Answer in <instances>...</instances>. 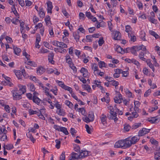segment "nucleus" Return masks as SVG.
Wrapping results in <instances>:
<instances>
[{
    "label": "nucleus",
    "mask_w": 160,
    "mask_h": 160,
    "mask_svg": "<svg viewBox=\"0 0 160 160\" xmlns=\"http://www.w3.org/2000/svg\"><path fill=\"white\" fill-rule=\"evenodd\" d=\"M147 65L149 67L152 69V71L153 72L155 71V68L154 67L153 64L151 62V61L150 59L147 60L146 61Z\"/></svg>",
    "instance_id": "obj_20"
},
{
    "label": "nucleus",
    "mask_w": 160,
    "mask_h": 160,
    "mask_svg": "<svg viewBox=\"0 0 160 160\" xmlns=\"http://www.w3.org/2000/svg\"><path fill=\"white\" fill-rule=\"evenodd\" d=\"M80 158H84L87 156L88 155V151L82 150L79 153Z\"/></svg>",
    "instance_id": "obj_13"
},
{
    "label": "nucleus",
    "mask_w": 160,
    "mask_h": 160,
    "mask_svg": "<svg viewBox=\"0 0 160 160\" xmlns=\"http://www.w3.org/2000/svg\"><path fill=\"white\" fill-rule=\"evenodd\" d=\"M26 135L28 138H29L30 140L33 143L35 142L36 139L33 138L32 135L30 133V132L27 133Z\"/></svg>",
    "instance_id": "obj_25"
},
{
    "label": "nucleus",
    "mask_w": 160,
    "mask_h": 160,
    "mask_svg": "<svg viewBox=\"0 0 160 160\" xmlns=\"http://www.w3.org/2000/svg\"><path fill=\"white\" fill-rule=\"evenodd\" d=\"M19 88V89L18 92L20 93L21 95L23 94L26 92V87L25 86H23L21 84L18 85Z\"/></svg>",
    "instance_id": "obj_7"
},
{
    "label": "nucleus",
    "mask_w": 160,
    "mask_h": 160,
    "mask_svg": "<svg viewBox=\"0 0 160 160\" xmlns=\"http://www.w3.org/2000/svg\"><path fill=\"white\" fill-rule=\"evenodd\" d=\"M45 112V109H41L40 110V112H38V113H37V116H38L39 118L42 120H45V118L44 117L43 115L42 114V113H43Z\"/></svg>",
    "instance_id": "obj_15"
},
{
    "label": "nucleus",
    "mask_w": 160,
    "mask_h": 160,
    "mask_svg": "<svg viewBox=\"0 0 160 160\" xmlns=\"http://www.w3.org/2000/svg\"><path fill=\"white\" fill-rule=\"evenodd\" d=\"M107 118L106 116L104 114H102L100 117L101 122L104 125L106 126L107 124L106 121Z\"/></svg>",
    "instance_id": "obj_8"
},
{
    "label": "nucleus",
    "mask_w": 160,
    "mask_h": 160,
    "mask_svg": "<svg viewBox=\"0 0 160 160\" xmlns=\"http://www.w3.org/2000/svg\"><path fill=\"white\" fill-rule=\"evenodd\" d=\"M159 119L156 118V117H151L148 120V121L151 123H155L159 122Z\"/></svg>",
    "instance_id": "obj_17"
},
{
    "label": "nucleus",
    "mask_w": 160,
    "mask_h": 160,
    "mask_svg": "<svg viewBox=\"0 0 160 160\" xmlns=\"http://www.w3.org/2000/svg\"><path fill=\"white\" fill-rule=\"evenodd\" d=\"M113 7H116L118 5V2L117 0H111Z\"/></svg>",
    "instance_id": "obj_52"
},
{
    "label": "nucleus",
    "mask_w": 160,
    "mask_h": 160,
    "mask_svg": "<svg viewBox=\"0 0 160 160\" xmlns=\"http://www.w3.org/2000/svg\"><path fill=\"white\" fill-rule=\"evenodd\" d=\"M133 49L137 51H138L142 49L141 46H133L132 47Z\"/></svg>",
    "instance_id": "obj_50"
},
{
    "label": "nucleus",
    "mask_w": 160,
    "mask_h": 160,
    "mask_svg": "<svg viewBox=\"0 0 160 160\" xmlns=\"http://www.w3.org/2000/svg\"><path fill=\"white\" fill-rule=\"evenodd\" d=\"M149 33L152 36H154L156 39L158 38L159 36L155 32L152 30H150L149 31Z\"/></svg>",
    "instance_id": "obj_26"
},
{
    "label": "nucleus",
    "mask_w": 160,
    "mask_h": 160,
    "mask_svg": "<svg viewBox=\"0 0 160 160\" xmlns=\"http://www.w3.org/2000/svg\"><path fill=\"white\" fill-rule=\"evenodd\" d=\"M12 11L13 12V13L16 16V17H17V18H19V16L18 13L17 12V10H16L15 8V7L14 6L13 7V8H12Z\"/></svg>",
    "instance_id": "obj_32"
},
{
    "label": "nucleus",
    "mask_w": 160,
    "mask_h": 160,
    "mask_svg": "<svg viewBox=\"0 0 160 160\" xmlns=\"http://www.w3.org/2000/svg\"><path fill=\"white\" fill-rule=\"evenodd\" d=\"M28 65L34 67L36 65V64L34 62L30 61V60L28 61Z\"/></svg>",
    "instance_id": "obj_51"
},
{
    "label": "nucleus",
    "mask_w": 160,
    "mask_h": 160,
    "mask_svg": "<svg viewBox=\"0 0 160 160\" xmlns=\"http://www.w3.org/2000/svg\"><path fill=\"white\" fill-rule=\"evenodd\" d=\"M104 41L103 38H101L99 39L98 43L99 46H102V44L104 43Z\"/></svg>",
    "instance_id": "obj_58"
},
{
    "label": "nucleus",
    "mask_w": 160,
    "mask_h": 160,
    "mask_svg": "<svg viewBox=\"0 0 160 160\" xmlns=\"http://www.w3.org/2000/svg\"><path fill=\"white\" fill-rule=\"evenodd\" d=\"M122 72H121V73L122 74V76L124 77H127L129 74L128 71H123L122 70Z\"/></svg>",
    "instance_id": "obj_61"
},
{
    "label": "nucleus",
    "mask_w": 160,
    "mask_h": 160,
    "mask_svg": "<svg viewBox=\"0 0 160 160\" xmlns=\"http://www.w3.org/2000/svg\"><path fill=\"white\" fill-rule=\"evenodd\" d=\"M106 64L102 61H100L98 63V66L100 68H102V67H105Z\"/></svg>",
    "instance_id": "obj_41"
},
{
    "label": "nucleus",
    "mask_w": 160,
    "mask_h": 160,
    "mask_svg": "<svg viewBox=\"0 0 160 160\" xmlns=\"http://www.w3.org/2000/svg\"><path fill=\"white\" fill-rule=\"evenodd\" d=\"M109 119L113 120L115 122H116L118 120V118L117 117V113L114 112L110 113V115L108 116Z\"/></svg>",
    "instance_id": "obj_5"
},
{
    "label": "nucleus",
    "mask_w": 160,
    "mask_h": 160,
    "mask_svg": "<svg viewBox=\"0 0 160 160\" xmlns=\"http://www.w3.org/2000/svg\"><path fill=\"white\" fill-rule=\"evenodd\" d=\"M28 112L30 115H32L36 114L37 115V113H38V112H37L36 111H34L32 109H30L28 110Z\"/></svg>",
    "instance_id": "obj_42"
},
{
    "label": "nucleus",
    "mask_w": 160,
    "mask_h": 160,
    "mask_svg": "<svg viewBox=\"0 0 160 160\" xmlns=\"http://www.w3.org/2000/svg\"><path fill=\"white\" fill-rule=\"evenodd\" d=\"M54 106L57 108L58 110L61 109V106L59 104L58 102L57 101L55 103Z\"/></svg>",
    "instance_id": "obj_47"
},
{
    "label": "nucleus",
    "mask_w": 160,
    "mask_h": 160,
    "mask_svg": "<svg viewBox=\"0 0 160 160\" xmlns=\"http://www.w3.org/2000/svg\"><path fill=\"white\" fill-rule=\"evenodd\" d=\"M22 54L27 59L28 61L29 60H30V56L25 51H23Z\"/></svg>",
    "instance_id": "obj_39"
},
{
    "label": "nucleus",
    "mask_w": 160,
    "mask_h": 160,
    "mask_svg": "<svg viewBox=\"0 0 160 160\" xmlns=\"http://www.w3.org/2000/svg\"><path fill=\"white\" fill-rule=\"evenodd\" d=\"M114 102L116 103H120L122 102L121 99H119L117 97H116L114 99Z\"/></svg>",
    "instance_id": "obj_57"
},
{
    "label": "nucleus",
    "mask_w": 160,
    "mask_h": 160,
    "mask_svg": "<svg viewBox=\"0 0 160 160\" xmlns=\"http://www.w3.org/2000/svg\"><path fill=\"white\" fill-rule=\"evenodd\" d=\"M85 127L87 132L88 134H91L92 132V129L90 128L89 125L88 124H86L85 126Z\"/></svg>",
    "instance_id": "obj_36"
},
{
    "label": "nucleus",
    "mask_w": 160,
    "mask_h": 160,
    "mask_svg": "<svg viewBox=\"0 0 160 160\" xmlns=\"http://www.w3.org/2000/svg\"><path fill=\"white\" fill-rule=\"evenodd\" d=\"M115 72L113 74V76L115 78H118L120 76V74L122 72V70L119 69H115L114 70Z\"/></svg>",
    "instance_id": "obj_11"
},
{
    "label": "nucleus",
    "mask_w": 160,
    "mask_h": 160,
    "mask_svg": "<svg viewBox=\"0 0 160 160\" xmlns=\"http://www.w3.org/2000/svg\"><path fill=\"white\" fill-rule=\"evenodd\" d=\"M70 158H71V157ZM80 159L79 154H78L75 153H72L71 158H69L70 160L78 159Z\"/></svg>",
    "instance_id": "obj_14"
},
{
    "label": "nucleus",
    "mask_w": 160,
    "mask_h": 160,
    "mask_svg": "<svg viewBox=\"0 0 160 160\" xmlns=\"http://www.w3.org/2000/svg\"><path fill=\"white\" fill-rule=\"evenodd\" d=\"M92 69L94 71V73L99 71L97 65L96 63L92 64L91 65Z\"/></svg>",
    "instance_id": "obj_18"
},
{
    "label": "nucleus",
    "mask_w": 160,
    "mask_h": 160,
    "mask_svg": "<svg viewBox=\"0 0 160 160\" xmlns=\"http://www.w3.org/2000/svg\"><path fill=\"white\" fill-rule=\"evenodd\" d=\"M47 12L48 13H52V10L53 8L52 2L50 1H48L47 3Z\"/></svg>",
    "instance_id": "obj_9"
},
{
    "label": "nucleus",
    "mask_w": 160,
    "mask_h": 160,
    "mask_svg": "<svg viewBox=\"0 0 160 160\" xmlns=\"http://www.w3.org/2000/svg\"><path fill=\"white\" fill-rule=\"evenodd\" d=\"M88 117L89 118V119L91 120L92 122L93 121L94 119V116L93 114L92 113L90 114L89 113L88 115Z\"/></svg>",
    "instance_id": "obj_63"
},
{
    "label": "nucleus",
    "mask_w": 160,
    "mask_h": 160,
    "mask_svg": "<svg viewBox=\"0 0 160 160\" xmlns=\"http://www.w3.org/2000/svg\"><path fill=\"white\" fill-rule=\"evenodd\" d=\"M92 35H87L86 36V40L83 39L82 40V42H84L85 40L87 42H90L92 41Z\"/></svg>",
    "instance_id": "obj_24"
},
{
    "label": "nucleus",
    "mask_w": 160,
    "mask_h": 160,
    "mask_svg": "<svg viewBox=\"0 0 160 160\" xmlns=\"http://www.w3.org/2000/svg\"><path fill=\"white\" fill-rule=\"evenodd\" d=\"M13 49L15 53L18 55L19 53L21 52V50L20 48L15 47L13 48Z\"/></svg>",
    "instance_id": "obj_34"
},
{
    "label": "nucleus",
    "mask_w": 160,
    "mask_h": 160,
    "mask_svg": "<svg viewBox=\"0 0 160 160\" xmlns=\"http://www.w3.org/2000/svg\"><path fill=\"white\" fill-rule=\"evenodd\" d=\"M3 84L4 85H8V86H9L10 87H12L13 85V84L11 82L10 80L9 81H8L7 82H6L5 81H4V82H3Z\"/></svg>",
    "instance_id": "obj_59"
},
{
    "label": "nucleus",
    "mask_w": 160,
    "mask_h": 160,
    "mask_svg": "<svg viewBox=\"0 0 160 160\" xmlns=\"http://www.w3.org/2000/svg\"><path fill=\"white\" fill-rule=\"evenodd\" d=\"M111 84L113 86H115V88L116 87L119 85V82H118L116 81L113 80L111 82Z\"/></svg>",
    "instance_id": "obj_54"
},
{
    "label": "nucleus",
    "mask_w": 160,
    "mask_h": 160,
    "mask_svg": "<svg viewBox=\"0 0 160 160\" xmlns=\"http://www.w3.org/2000/svg\"><path fill=\"white\" fill-rule=\"evenodd\" d=\"M32 101L34 102L38 105L39 104L40 102L41 101L40 99L37 97H35V96H33Z\"/></svg>",
    "instance_id": "obj_23"
},
{
    "label": "nucleus",
    "mask_w": 160,
    "mask_h": 160,
    "mask_svg": "<svg viewBox=\"0 0 160 160\" xmlns=\"http://www.w3.org/2000/svg\"><path fill=\"white\" fill-rule=\"evenodd\" d=\"M60 131L62 132L66 135H68L69 134L67 128L64 127H61Z\"/></svg>",
    "instance_id": "obj_28"
},
{
    "label": "nucleus",
    "mask_w": 160,
    "mask_h": 160,
    "mask_svg": "<svg viewBox=\"0 0 160 160\" xmlns=\"http://www.w3.org/2000/svg\"><path fill=\"white\" fill-rule=\"evenodd\" d=\"M130 49L129 48H127L126 50V52H125L121 47H120L119 46L117 45L116 46V51L119 53L123 54L125 52H128V51L130 50Z\"/></svg>",
    "instance_id": "obj_4"
},
{
    "label": "nucleus",
    "mask_w": 160,
    "mask_h": 160,
    "mask_svg": "<svg viewBox=\"0 0 160 160\" xmlns=\"http://www.w3.org/2000/svg\"><path fill=\"white\" fill-rule=\"evenodd\" d=\"M57 113L59 115L62 116H64L65 115V113L62 109H60L58 110L57 111Z\"/></svg>",
    "instance_id": "obj_30"
},
{
    "label": "nucleus",
    "mask_w": 160,
    "mask_h": 160,
    "mask_svg": "<svg viewBox=\"0 0 160 160\" xmlns=\"http://www.w3.org/2000/svg\"><path fill=\"white\" fill-rule=\"evenodd\" d=\"M56 82L58 84V85L60 87H61L62 88H63V87L65 85L64 82L62 81L58 80H56Z\"/></svg>",
    "instance_id": "obj_45"
},
{
    "label": "nucleus",
    "mask_w": 160,
    "mask_h": 160,
    "mask_svg": "<svg viewBox=\"0 0 160 160\" xmlns=\"http://www.w3.org/2000/svg\"><path fill=\"white\" fill-rule=\"evenodd\" d=\"M157 152L155 153L154 154V158L155 159L159 160L160 159V153L158 152V154L157 155Z\"/></svg>",
    "instance_id": "obj_62"
},
{
    "label": "nucleus",
    "mask_w": 160,
    "mask_h": 160,
    "mask_svg": "<svg viewBox=\"0 0 160 160\" xmlns=\"http://www.w3.org/2000/svg\"><path fill=\"white\" fill-rule=\"evenodd\" d=\"M83 120L84 122H86L87 123H88L90 122H92L91 121L90 119H89V118L86 116L83 118Z\"/></svg>",
    "instance_id": "obj_60"
},
{
    "label": "nucleus",
    "mask_w": 160,
    "mask_h": 160,
    "mask_svg": "<svg viewBox=\"0 0 160 160\" xmlns=\"http://www.w3.org/2000/svg\"><path fill=\"white\" fill-rule=\"evenodd\" d=\"M62 88H63V89H64L66 90H67V91H69V92L70 93H72V89L71 88H70L69 87H68V86H67L65 85Z\"/></svg>",
    "instance_id": "obj_35"
},
{
    "label": "nucleus",
    "mask_w": 160,
    "mask_h": 160,
    "mask_svg": "<svg viewBox=\"0 0 160 160\" xmlns=\"http://www.w3.org/2000/svg\"><path fill=\"white\" fill-rule=\"evenodd\" d=\"M128 37L130 38L131 41L134 42L136 41V36L134 35H132L129 33H128Z\"/></svg>",
    "instance_id": "obj_31"
},
{
    "label": "nucleus",
    "mask_w": 160,
    "mask_h": 160,
    "mask_svg": "<svg viewBox=\"0 0 160 160\" xmlns=\"http://www.w3.org/2000/svg\"><path fill=\"white\" fill-rule=\"evenodd\" d=\"M50 19H51L50 18L49 16H48V15L46 16L44 20H45V21L47 25H50L51 24Z\"/></svg>",
    "instance_id": "obj_22"
},
{
    "label": "nucleus",
    "mask_w": 160,
    "mask_h": 160,
    "mask_svg": "<svg viewBox=\"0 0 160 160\" xmlns=\"http://www.w3.org/2000/svg\"><path fill=\"white\" fill-rule=\"evenodd\" d=\"M39 14L40 17L41 18H43L45 17V13L42 8L40 9Z\"/></svg>",
    "instance_id": "obj_29"
},
{
    "label": "nucleus",
    "mask_w": 160,
    "mask_h": 160,
    "mask_svg": "<svg viewBox=\"0 0 160 160\" xmlns=\"http://www.w3.org/2000/svg\"><path fill=\"white\" fill-rule=\"evenodd\" d=\"M85 88L86 90L88 92H90L91 91V88L90 85H84Z\"/></svg>",
    "instance_id": "obj_53"
},
{
    "label": "nucleus",
    "mask_w": 160,
    "mask_h": 160,
    "mask_svg": "<svg viewBox=\"0 0 160 160\" xmlns=\"http://www.w3.org/2000/svg\"><path fill=\"white\" fill-rule=\"evenodd\" d=\"M73 35L76 42H77L79 41L80 36L79 35L78 32H74L73 33Z\"/></svg>",
    "instance_id": "obj_21"
},
{
    "label": "nucleus",
    "mask_w": 160,
    "mask_h": 160,
    "mask_svg": "<svg viewBox=\"0 0 160 160\" xmlns=\"http://www.w3.org/2000/svg\"><path fill=\"white\" fill-rule=\"evenodd\" d=\"M44 72V69L42 67H40L37 69V73L38 75H40L42 74Z\"/></svg>",
    "instance_id": "obj_19"
},
{
    "label": "nucleus",
    "mask_w": 160,
    "mask_h": 160,
    "mask_svg": "<svg viewBox=\"0 0 160 160\" xmlns=\"http://www.w3.org/2000/svg\"><path fill=\"white\" fill-rule=\"evenodd\" d=\"M11 21L13 24L16 25L19 20L18 18H13Z\"/></svg>",
    "instance_id": "obj_55"
},
{
    "label": "nucleus",
    "mask_w": 160,
    "mask_h": 160,
    "mask_svg": "<svg viewBox=\"0 0 160 160\" xmlns=\"http://www.w3.org/2000/svg\"><path fill=\"white\" fill-rule=\"evenodd\" d=\"M144 53L143 52H141L139 54V57L140 59L142 61H145L146 60V58L144 57Z\"/></svg>",
    "instance_id": "obj_37"
},
{
    "label": "nucleus",
    "mask_w": 160,
    "mask_h": 160,
    "mask_svg": "<svg viewBox=\"0 0 160 160\" xmlns=\"http://www.w3.org/2000/svg\"><path fill=\"white\" fill-rule=\"evenodd\" d=\"M55 141L56 143L55 147L57 149H58L60 147L61 142L58 139L56 140Z\"/></svg>",
    "instance_id": "obj_40"
},
{
    "label": "nucleus",
    "mask_w": 160,
    "mask_h": 160,
    "mask_svg": "<svg viewBox=\"0 0 160 160\" xmlns=\"http://www.w3.org/2000/svg\"><path fill=\"white\" fill-rule=\"evenodd\" d=\"M65 104L68 106L69 107H72L73 106V105L72 103L70 101L66 100L65 101Z\"/></svg>",
    "instance_id": "obj_56"
},
{
    "label": "nucleus",
    "mask_w": 160,
    "mask_h": 160,
    "mask_svg": "<svg viewBox=\"0 0 160 160\" xmlns=\"http://www.w3.org/2000/svg\"><path fill=\"white\" fill-rule=\"evenodd\" d=\"M25 2L26 4V5L27 6H30L32 3V2L31 1L28 0H25Z\"/></svg>",
    "instance_id": "obj_64"
},
{
    "label": "nucleus",
    "mask_w": 160,
    "mask_h": 160,
    "mask_svg": "<svg viewBox=\"0 0 160 160\" xmlns=\"http://www.w3.org/2000/svg\"><path fill=\"white\" fill-rule=\"evenodd\" d=\"M77 131L73 128H71L70 129V133L73 136H75V134L77 133Z\"/></svg>",
    "instance_id": "obj_43"
},
{
    "label": "nucleus",
    "mask_w": 160,
    "mask_h": 160,
    "mask_svg": "<svg viewBox=\"0 0 160 160\" xmlns=\"http://www.w3.org/2000/svg\"><path fill=\"white\" fill-rule=\"evenodd\" d=\"M113 38L115 40H120L121 38V34L120 33L117 31L113 32Z\"/></svg>",
    "instance_id": "obj_6"
},
{
    "label": "nucleus",
    "mask_w": 160,
    "mask_h": 160,
    "mask_svg": "<svg viewBox=\"0 0 160 160\" xmlns=\"http://www.w3.org/2000/svg\"><path fill=\"white\" fill-rule=\"evenodd\" d=\"M150 142L152 144L155 145L156 146H157L158 145V142L155 139H150Z\"/></svg>",
    "instance_id": "obj_44"
},
{
    "label": "nucleus",
    "mask_w": 160,
    "mask_h": 160,
    "mask_svg": "<svg viewBox=\"0 0 160 160\" xmlns=\"http://www.w3.org/2000/svg\"><path fill=\"white\" fill-rule=\"evenodd\" d=\"M138 136L129 137L125 139L117 142L115 144V148L126 149L130 147L132 145L136 144L139 140Z\"/></svg>",
    "instance_id": "obj_1"
},
{
    "label": "nucleus",
    "mask_w": 160,
    "mask_h": 160,
    "mask_svg": "<svg viewBox=\"0 0 160 160\" xmlns=\"http://www.w3.org/2000/svg\"><path fill=\"white\" fill-rule=\"evenodd\" d=\"M28 86L29 87L30 90L32 92H34L35 90V88L33 84H29L28 85Z\"/></svg>",
    "instance_id": "obj_38"
},
{
    "label": "nucleus",
    "mask_w": 160,
    "mask_h": 160,
    "mask_svg": "<svg viewBox=\"0 0 160 160\" xmlns=\"http://www.w3.org/2000/svg\"><path fill=\"white\" fill-rule=\"evenodd\" d=\"M15 75L18 79H21L22 78V75L21 71L19 70H16L15 72Z\"/></svg>",
    "instance_id": "obj_27"
},
{
    "label": "nucleus",
    "mask_w": 160,
    "mask_h": 160,
    "mask_svg": "<svg viewBox=\"0 0 160 160\" xmlns=\"http://www.w3.org/2000/svg\"><path fill=\"white\" fill-rule=\"evenodd\" d=\"M80 72L82 73L83 76L84 78L87 77L88 76V72L86 69L84 68H82Z\"/></svg>",
    "instance_id": "obj_12"
},
{
    "label": "nucleus",
    "mask_w": 160,
    "mask_h": 160,
    "mask_svg": "<svg viewBox=\"0 0 160 160\" xmlns=\"http://www.w3.org/2000/svg\"><path fill=\"white\" fill-rule=\"evenodd\" d=\"M139 107V106H134V109L135 111V112H132V114L133 115V117L134 118H137L138 116V115L137 113V112H138L139 111V109L138 108Z\"/></svg>",
    "instance_id": "obj_10"
},
{
    "label": "nucleus",
    "mask_w": 160,
    "mask_h": 160,
    "mask_svg": "<svg viewBox=\"0 0 160 160\" xmlns=\"http://www.w3.org/2000/svg\"><path fill=\"white\" fill-rule=\"evenodd\" d=\"M49 52V51L47 49H45L44 48H41L40 50V53H48Z\"/></svg>",
    "instance_id": "obj_46"
},
{
    "label": "nucleus",
    "mask_w": 160,
    "mask_h": 160,
    "mask_svg": "<svg viewBox=\"0 0 160 160\" xmlns=\"http://www.w3.org/2000/svg\"><path fill=\"white\" fill-rule=\"evenodd\" d=\"M58 47L63 49L64 48H67V46L66 44L62 42H59Z\"/></svg>",
    "instance_id": "obj_33"
},
{
    "label": "nucleus",
    "mask_w": 160,
    "mask_h": 160,
    "mask_svg": "<svg viewBox=\"0 0 160 160\" xmlns=\"http://www.w3.org/2000/svg\"><path fill=\"white\" fill-rule=\"evenodd\" d=\"M12 94L14 99L19 100L22 98V95L20 94V93L18 90H15L13 91Z\"/></svg>",
    "instance_id": "obj_3"
},
{
    "label": "nucleus",
    "mask_w": 160,
    "mask_h": 160,
    "mask_svg": "<svg viewBox=\"0 0 160 160\" xmlns=\"http://www.w3.org/2000/svg\"><path fill=\"white\" fill-rule=\"evenodd\" d=\"M150 129H148L143 128L142 130H140L138 133V137L142 136L150 132Z\"/></svg>",
    "instance_id": "obj_2"
},
{
    "label": "nucleus",
    "mask_w": 160,
    "mask_h": 160,
    "mask_svg": "<svg viewBox=\"0 0 160 160\" xmlns=\"http://www.w3.org/2000/svg\"><path fill=\"white\" fill-rule=\"evenodd\" d=\"M54 54L52 52L50 53L48 55V60L49 62L52 64H53L54 62L53 60Z\"/></svg>",
    "instance_id": "obj_16"
},
{
    "label": "nucleus",
    "mask_w": 160,
    "mask_h": 160,
    "mask_svg": "<svg viewBox=\"0 0 160 160\" xmlns=\"http://www.w3.org/2000/svg\"><path fill=\"white\" fill-rule=\"evenodd\" d=\"M158 108V107L157 106H155L154 107H152L148 109V112H151L154 110L157 109Z\"/></svg>",
    "instance_id": "obj_48"
},
{
    "label": "nucleus",
    "mask_w": 160,
    "mask_h": 160,
    "mask_svg": "<svg viewBox=\"0 0 160 160\" xmlns=\"http://www.w3.org/2000/svg\"><path fill=\"white\" fill-rule=\"evenodd\" d=\"M30 79L35 82H39V80L36 78V77L33 76H30Z\"/></svg>",
    "instance_id": "obj_49"
}]
</instances>
